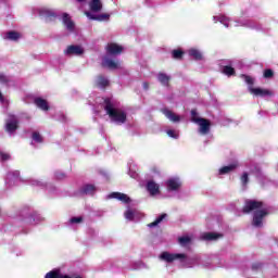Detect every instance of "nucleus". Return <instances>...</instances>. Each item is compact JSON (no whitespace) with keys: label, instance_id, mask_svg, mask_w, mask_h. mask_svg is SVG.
<instances>
[{"label":"nucleus","instance_id":"9","mask_svg":"<svg viewBox=\"0 0 278 278\" xmlns=\"http://www.w3.org/2000/svg\"><path fill=\"white\" fill-rule=\"evenodd\" d=\"M62 23L66 27L67 31H75V22L68 13H63Z\"/></svg>","mask_w":278,"mask_h":278},{"label":"nucleus","instance_id":"31","mask_svg":"<svg viewBox=\"0 0 278 278\" xmlns=\"http://www.w3.org/2000/svg\"><path fill=\"white\" fill-rule=\"evenodd\" d=\"M31 138L35 142H38L39 144L43 142L42 135H40V132L38 131H34Z\"/></svg>","mask_w":278,"mask_h":278},{"label":"nucleus","instance_id":"3","mask_svg":"<svg viewBox=\"0 0 278 278\" xmlns=\"http://www.w3.org/2000/svg\"><path fill=\"white\" fill-rule=\"evenodd\" d=\"M193 123L199 125V132L202 134V136H207V134H210V129L212 127V122H210V119L203 117H193Z\"/></svg>","mask_w":278,"mask_h":278},{"label":"nucleus","instance_id":"14","mask_svg":"<svg viewBox=\"0 0 278 278\" xmlns=\"http://www.w3.org/2000/svg\"><path fill=\"white\" fill-rule=\"evenodd\" d=\"M45 278H81V276L71 277L68 275H62L60 269H53L46 274Z\"/></svg>","mask_w":278,"mask_h":278},{"label":"nucleus","instance_id":"24","mask_svg":"<svg viewBox=\"0 0 278 278\" xmlns=\"http://www.w3.org/2000/svg\"><path fill=\"white\" fill-rule=\"evenodd\" d=\"M222 73L224 75H226L227 77H233V75H236V68H233L232 66L230 65H225L223 66L222 68Z\"/></svg>","mask_w":278,"mask_h":278},{"label":"nucleus","instance_id":"44","mask_svg":"<svg viewBox=\"0 0 278 278\" xmlns=\"http://www.w3.org/2000/svg\"><path fill=\"white\" fill-rule=\"evenodd\" d=\"M0 101H3V93L0 92Z\"/></svg>","mask_w":278,"mask_h":278},{"label":"nucleus","instance_id":"37","mask_svg":"<svg viewBox=\"0 0 278 278\" xmlns=\"http://www.w3.org/2000/svg\"><path fill=\"white\" fill-rule=\"evenodd\" d=\"M167 136H169V138H174L175 140H177V138H179V135L177 132H175V130H173V129L167 130Z\"/></svg>","mask_w":278,"mask_h":278},{"label":"nucleus","instance_id":"30","mask_svg":"<svg viewBox=\"0 0 278 278\" xmlns=\"http://www.w3.org/2000/svg\"><path fill=\"white\" fill-rule=\"evenodd\" d=\"M164 218H166L165 213L161 214L154 222L148 224V227H157L160 225V223H162V220H164Z\"/></svg>","mask_w":278,"mask_h":278},{"label":"nucleus","instance_id":"16","mask_svg":"<svg viewBox=\"0 0 278 278\" xmlns=\"http://www.w3.org/2000/svg\"><path fill=\"white\" fill-rule=\"evenodd\" d=\"M157 79H159L160 84L165 86V88H170V76L169 75H167L166 73L160 72L157 75Z\"/></svg>","mask_w":278,"mask_h":278},{"label":"nucleus","instance_id":"41","mask_svg":"<svg viewBox=\"0 0 278 278\" xmlns=\"http://www.w3.org/2000/svg\"><path fill=\"white\" fill-rule=\"evenodd\" d=\"M252 270H262V263H254L252 265Z\"/></svg>","mask_w":278,"mask_h":278},{"label":"nucleus","instance_id":"38","mask_svg":"<svg viewBox=\"0 0 278 278\" xmlns=\"http://www.w3.org/2000/svg\"><path fill=\"white\" fill-rule=\"evenodd\" d=\"M55 179H58L59 181H62V179H66V174H64L62 172H56Z\"/></svg>","mask_w":278,"mask_h":278},{"label":"nucleus","instance_id":"2","mask_svg":"<svg viewBox=\"0 0 278 278\" xmlns=\"http://www.w3.org/2000/svg\"><path fill=\"white\" fill-rule=\"evenodd\" d=\"M104 111L113 123H117V125H125L127 123V113L114 108V103H112V99L110 98L104 99Z\"/></svg>","mask_w":278,"mask_h":278},{"label":"nucleus","instance_id":"1","mask_svg":"<svg viewBox=\"0 0 278 278\" xmlns=\"http://www.w3.org/2000/svg\"><path fill=\"white\" fill-rule=\"evenodd\" d=\"M264 202L257 200H245L244 205L242 207L243 214H253L252 225L253 227H262L264 223V218L268 216V210L263 208Z\"/></svg>","mask_w":278,"mask_h":278},{"label":"nucleus","instance_id":"39","mask_svg":"<svg viewBox=\"0 0 278 278\" xmlns=\"http://www.w3.org/2000/svg\"><path fill=\"white\" fill-rule=\"evenodd\" d=\"M9 83H10V78L4 74H0V84H9Z\"/></svg>","mask_w":278,"mask_h":278},{"label":"nucleus","instance_id":"28","mask_svg":"<svg viewBox=\"0 0 278 278\" xmlns=\"http://www.w3.org/2000/svg\"><path fill=\"white\" fill-rule=\"evenodd\" d=\"M241 79H244L245 84H248L249 88H253V84H255V79L249 75L241 74Z\"/></svg>","mask_w":278,"mask_h":278},{"label":"nucleus","instance_id":"22","mask_svg":"<svg viewBox=\"0 0 278 278\" xmlns=\"http://www.w3.org/2000/svg\"><path fill=\"white\" fill-rule=\"evenodd\" d=\"M178 188H181V184L179 182V180H177V179H169L167 181V190L175 191Z\"/></svg>","mask_w":278,"mask_h":278},{"label":"nucleus","instance_id":"27","mask_svg":"<svg viewBox=\"0 0 278 278\" xmlns=\"http://www.w3.org/2000/svg\"><path fill=\"white\" fill-rule=\"evenodd\" d=\"M184 55H186V52H184L181 49L172 50L173 60H184Z\"/></svg>","mask_w":278,"mask_h":278},{"label":"nucleus","instance_id":"29","mask_svg":"<svg viewBox=\"0 0 278 278\" xmlns=\"http://www.w3.org/2000/svg\"><path fill=\"white\" fill-rule=\"evenodd\" d=\"M189 55L191 58H193V60H202L203 55L201 54V52L197 49H191L189 50Z\"/></svg>","mask_w":278,"mask_h":278},{"label":"nucleus","instance_id":"13","mask_svg":"<svg viewBox=\"0 0 278 278\" xmlns=\"http://www.w3.org/2000/svg\"><path fill=\"white\" fill-rule=\"evenodd\" d=\"M66 55H83L84 53V48H81L80 46H68L66 51H65Z\"/></svg>","mask_w":278,"mask_h":278},{"label":"nucleus","instance_id":"40","mask_svg":"<svg viewBox=\"0 0 278 278\" xmlns=\"http://www.w3.org/2000/svg\"><path fill=\"white\" fill-rule=\"evenodd\" d=\"M0 157H1L2 162H8V160H10V154H8L5 152H1Z\"/></svg>","mask_w":278,"mask_h":278},{"label":"nucleus","instance_id":"45","mask_svg":"<svg viewBox=\"0 0 278 278\" xmlns=\"http://www.w3.org/2000/svg\"><path fill=\"white\" fill-rule=\"evenodd\" d=\"M79 3H84V1H86V0H77Z\"/></svg>","mask_w":278,"mask_h":278},{"label":"nucleus","instance_id":"19","mask_svg":"<svg viewBox=\"0 0 278 278\" xmlns=\"http://www.w3.org/2000/svg\"><path fill=\"white\" fill-rule=\"evenodd\" d=\"M96 86L98 88H108V86H110V80H108L103 75H98Z\"/></svg>","mask_w":278,"mask_h":278},{"label":"nucleus","instance_id":"43","mask_svg":"<svg viewBox=\"0 0 278 278\" xmlns=\"http://www.w3.org/2000/svg\"><path fill=\"white\" fill-rule=\"evenodd\" d=\"M144 90H149V83H143Z\"/></svg>","mask_w":278,"mask_h":278},{"label":"nucleus","instance_id":"42","mask_svg":"<svg viewBox=\"0 0 278 278\" xmlns=\"http://www.w3.org/2000/svg\"><path fill=\"white\" fill-rule=\"evenodd\" d=\"M194 118H198L197 117V111L195 110H192L191 111V121L194 123Z\"/></svg>","mask_w":278,"mask_h":278},{"label":"nucleus","instance_id":"12","mask_svg":"<svg viewBox=\"0 0 278 278\" xmlns=\"http://www.w3.org/2000/svg\"><path fill=\"white\" fill-rule=\"evenodd\" d=\"M110 198L111 199H117V201H122V203H126V204L131 203V198H129V195H127L125 193L112 192L110 194Z\"/></svg>","mask_w":278,"mask_h":278},{"label":"nucleus","instance_id":"35","mask_svg":"<svg viewBox=\"0 0 278 278\" xmlns=\"http://www.w3.org/2000/svg\"><path fill=\"white\" fill-rule=\"evenodd\" d=\"M70 223H72V225L84 223V217H72Z\"/></svg>","mask_w":278,"mask_h":278},{"label":"nucleus","instance_id":"26","mask_svg":"<svg viewBox=\"0 0 278 278\" xmlns=\"http://www.w3.org/2000/svg\"><path fill=\"white\" fill-rule=\"evenodd\" d=\"M96 190H97V187H94V185H85L81 188L80 192L83 194H94Z\"/></svg>","mask_w":278,"mask_h":278},{"label":"nucleus","instance_id":"18","mask_svg":"<svg viewBox=\"0 0 278 278\" xmlns=\"http://www.w3.org/2000/svg\"><path fill=\"white\" fill-rule=\"evenodd\" d=\"M238 166H239V164L237 161L228 166H224L219 169V175H227L229 173H233V170H236V168H238Z\"/></svg>","mask_w":278,"mask_h":278},{"label":"nucleus","instance_id":"32","mask_svg":"<svg viewBox=\"0 0 278 278\" xmlns=\"http://www.w3.org/2000/svg\"><path fill=\"white\" fill-rule=\"evenodd\" d=\"M191 241H192V239H190V237L178 238V242L181 247H187V244H190Z\"/></svg>","mask_w":278,"mask_h":278},{"label":"nucleus","instance_id":"15","mask_svg":"<svg viewBox=\"0 0 278 278\" xmlns=\"http://www.w3.org/2000/svg\"><path fill=\"white\" fill-rule=\"evenodd\" d=\"M101 66L103 68H110L111 71H114V70L118 68V63L115 62L114 60L109 59V58H104L103 61H102Z\"/></svg>","mask_w":278,"mask_h":278},{"label":"nucleus","instance_id":"8","mask_svg":"<svg viewBox=\"0 0 278 278\" xmlns=\"http://www.w3.org/2000/svg\"><path fill=\"white\" fill-rule=\"evenodd\" d=\"M250 94H254V97H273V92L268 89L249 87Z\"/></svg>","mask_w":278,"mask_h":278},{"label":"nucleus","instance_id":"10","mask_svg":"<svg viewBox=\"0 0 278 278\" xmlns=\"http://www.w3.org/2000/svg\"><path fill=\"white\" fill-rule=\"evenodd\" d=\"M85 15L89 17L90 21H99L100 23L103 21H110V14L102 13L100 15H94L88 11L85 12Z\"/></svg>","mask_w":278,"mask_h":278},{"label":"nucleus","instance_id":"36","mask_svg":"<svg viewBox=\"0 0 278 278\" xmlns=\"http://www.w3.org/2000/svg\"><path fill=\"white\" fill-rule=\"evenodd\" d=\"M134 216H135L134 211L131 210L126 211L125 218H127V220H134Z\"/></svg>","mask_w":278,"mask_h":278},{"label":"nucleus","instance_id":"33","mask_svg":"<svg viewBox=\"0 0 278 278\" xmlns=\"http://www.w3.org/2000/svg\"><path fill=\"white\" fill-rule=\"evenodd\" d=\"M263 77L265 79H271V77H275V72L270 68L264 70Z\"/></svg>","mask_w":278,"mask_h":278},{"label":"nucleus","instance_id":"25","mask_svg":"<svg viewBox=\"0 0 278 278\" xmlns=\"http://www.w3.org/2000/svg\"><path fill=\"white\" fill-rule=\"evenodd\" d=\"M223 235L216 233V232H206L202 236L203 240L213 241L218 240V238H222Z\"/></svg>","mask_w":278,"mask_h":278},{"label":"nucleus","instance_id":"17","mask_svg":"<svg viewBox=\"0 0 278 278\" xmlns=\"http://www.w3.org/2000/svg\"><path fill=\"white\" fill-rule=\"evenodd\" d=\"M35 105L39 108V110H42L43 112H49V102L42 98H35L34 100Z\"/></svg>","mask_w":278,"mask_h":278},{"label":"nucleus","instance_id":"23","mask_svg":"<svg viewBox=\"0 0 278 278\" xmlns=\"http://www.w3.org/2000/svg\"><path fill=\"white\" fill-rule=\"evenodd\" d=\"M7 40H12L13 42H16L21 38V33L16 30H10L7 33Z\"/></svg>","mask_w":278,"mask_h":278},{"label":"nucleus","instance_id":"5","mask_svg":"<svg viewBox=\"0 0 278 278\" xmlns=\"http://www.w3.org/2000/svg\"><path fill=\"white\" fill-rule=\"evenodd\" d=\"M39 16L46 18L47 23H51L58 18V13L51 9H40Z\"/></svg>","mask_w":278,"mask_h":278},{"label":"nucleus","instance_id":"6","mask_svg":"<svg viewBox=\"0 0 278 278\" xmlns=\"http://www.w3.org/2000/svg\"><path fill=\"white\" fill-rule=\"evenodd\" d=\"M11 121H7L5 123V131L8 134H14L16 129H18V119H16V115H9Z\"/></svg>","mask_w":278,"mask_h":278},{"label":"nucleus","instance_id":"20","mask_svg":"<svg viewBox=\"0 0 278 278\" xmlns=\"http://www.w3.org/2000/svg\"><path fill=\"white\" fill-rule=\"evenodd\" d=\"M89 8L91 12H101L103 10V3H101V0H91Z\"/></svg>","mask_w":278,"mask_h":278},{"label":"nucleus","instance_id":"21","mask_svg":"<svg viewBox=\"0 0 278 278\" xmlns=\"http://www.w3.org/2000/svg\"><path fill=\"white\" fill-rule=\"evenodd\" d=\"M163 113L165 114L166 118L170 119L172 123H179L181 121V117L179 115L175 114L170 110H164Z\"/></svg>","mask_w":278,"mask_h":278},{"label":"nucleus","instance_id":"11","mask_svg":"<svg viewBox=\"0 0 278 278\" xmlns=\"http://www.w3.org/2000/svg\"><path fill=\"white\" fill-rule=\"evenodd\" d=\"M147 190L151 197H155V194H160V185H157L154 180H149L147 182Z\"/></svg>","mask_w":278,"mask_h":278},{"label":"nucleus","instance_id":"34","mask_svg":"<svg viewBox=\"0 0 278 278\" xmlns=\"http://www.w3.org/2000/svg\"><path fill=\"white\" fill-rule=\"evenodd\" d=\"M240 181L244 188L249 185V173H243L240 177Z\"/></svg>","mask_w":278,"mask_h":278},{"label":"nucleus","instance_id":"7","mask_svg":"<svg viewBox=\"0 0 278 278\" xmlns=\"http://www.w3.org/2000/svg\"><path fill=\"white\" fill-rule=\"evenodd\" d=\"M160 257L161 260H164V262L170 264L172 262H175V260H186V254H172L168 252H163Z\"/></svg>","mask_w":278,"mask_h":278},{"label":"nucleus","instance_id":"4","mask_svg":"<svg viewBox=\"0 0 278 278\" xmlns=\"http://www.w3.org/2000/svg\"><path fill=\"white\" fill-rule=\"evenodd\" d=\"M123 46L116 42H110L105 47L106 55H121L123 53Z\"/></svg>","mask_w":278,"mask_h":278}]
</instances>
